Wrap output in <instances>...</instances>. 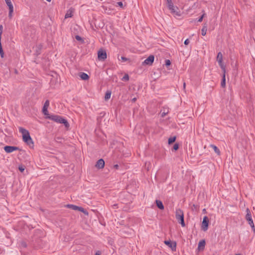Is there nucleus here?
Returning <instances> with one entry per match:
<instances>
[{
  "label": "nucleus",
  "mask_w": 255,
  "mask_h": 255,
  "mask_svg": "<svg viewBox=\"0 0 255 255\" xmlns=\"http://www.w3.org/2000/svg\"><path fill=\"white\" fill-rule=\"evenodd\" d=\"M240 255V254H237V255Z\"/></svg>",
  "instance_id": "43"
},
{
  "label": "nucleus",
  "mask_w": 255,
  "mask_h": 255,
  "mask_svg": "<svg viewBox=\"0 0 255 255\" xmlns=\"http://www.w3.org/2000/svg\"><path fill=\"white\" fill-rule=\"evenodd\" d=\"M98 57L100 60H105L107 58L106 52L104 50L100 49L98 52Z\"/></svg>",
  "instance_id": "8"
},
{
  "label": "nucleus",
  "mask_w": 255,
  "mask_h": 255,
  "mask_svg": "<svg viewBox=\"0 0 255 255\" xmlns=\"http://www.w3.org/2000/svg\"><path fill=\"white\" fill-rule=\"evenodd\" d=\"M80 77L81 78V79L84 80H88L89 78L88 74L84 72H82L80 74Z\"/></svg>",
  "instance_id": "18"
},
{
  "label": "nucleus",
  "mask_w": 255,
  "mask_h": 255,
  "mask_svg": "<svg viewBox=\"0 0 255 255\" xmlns=\"http://www.w3.org/2000/svg\"><path fill=\"white\" fill-rule=\"evenodd\" d=\"M5 1L9 8V14H8L9 16L10 17H11L12 16V13L13 11V5H12L10 0H5Z\"/></svg>",
  "instance_id": "11"
},
{
  "label": "nucleus",
  "mask_w": 255,
  "mask_h": 255,
  "mask_svg": "<svg viewBox=\"0 0 255 255\" xmlns=\"http://www.w3.org/2000/svg\"><path fill=\"white\" fill-rule=\"evenodd\" d=\"M154 56L150 55L145 60H144L142 62V65H151L154 61Z\"/></svg>",
  "instance_id": "7"
},
{
  "label": "nucleus",
  "mask_w": 255,
  "mask_h": 255,
  "mask_svg": "<svg viewBox=\"0 0 255 255\" xmlns=\"http://www.w3.org/2000/svg\"><path fill=\"white\" fill-rule=\"evenodd\" d=\"M167 5L171 13L174 16H180L181 15V11L177 6L174 5L172 0H167Z\"/></svg>",
  "instance_id": "2"
},
{
  "label": "nucleus",
  "mask_w": 255,
  "mask_h": 255,
  "mask_svg": "<svg viewBox=\"0 0 255 255\" xmlns=\"http://www.w3.org/2000/svg\"><path fill=\"white\" fill-rule=\"evenodd\" d=\"M121 60H122L123 62H126V61H127L128 60V59L127 58L125 57H121Z\"/></svg>",
  "instance_id": "30"
},
{
  "label": "nucleus",
  "mask_w": 255,
  "mask_h": 255,
  "mask_svg": "<svg viewBox=\"0 0 255 255\" xmlns=\"http://www.w3.org/2000/svg\"><path fill=\"white\" fill-rule=\"evenodd\" d=\"M111 92L110 91H107L105 94V99L106 100L109 99L111 97Z\"/></svg>",
  "instance_id": "26"
},
{
  "label": "nucleus",
  "mask_w": 255,
  "mask_h": 255,
  "mask_svg": "<svg viewBox=\"0 0 255 255\" xmlns=\"http://www.w3.org/2000/svg\"><path fill=\"white\" fill-rule=\"evenodd\" d=\"M204 29H202V32H204Z\"/></svg>",
  "instance_id": "42"
},
{
  "label": "nucleus",
  "mask_w": 255,
  "mask_h": 255,
  "mask_svg": "<svg viewBox=\"0 0 255 255\" xmlns=\"http://www.w3.org/2000/svg\"><path fill=\"white\" fill-rule=\"evenodd\" d=\"M185 86H186L185 83H184V84H183V88H184V89L185 88Z\"/></svg>",
  "instance_id": "38"
},
{
  "label": "nucleus",
  "mask_w": 255,
  "mask_h": 255,
  "mask_svg": "<svg viewBox=\"0 0 255 255\" xmlns=\"http://www.w3.org/2000/svg\"><path fill=\"white\" fill-rule=\"evenodd\" d=\"M67 206L73 210H78L81 212H84V209L83 208L77 206L76 205L68 204L67 205Z\"/></svg>",
  "instance_id": "15"
},
{
  "label": "nucleus",
  "mask_w": 255,
  "mask_h": 255,
  "mask_svg": "<svg viewBox=\"0 0 255 255\" xmlns=\"http://www.w3.org/2000/svg\"><path fill=\"white\" fill-rule=\"evenodd\" d=\"M164 243L170 247L172 251L176 250V243L175 242H171L170 241H165Z\"/></svg>",
  "instance_id": "14"
},
{
  "label": "nucleus",
  "mask_w": 255,
  "mask_h": 255,
  "mask_svg": "<svg viewBox=\"0 0 255 255\" xmlns=\"http://www.w3.org/2000/svg\"><path fill=\"white\" fill-rule=\"evenodd\" d=\"M176 219L181 224V226L184 227L185 224L184 221V213L182 210L180 209H176L175 213Z\"/></svg>",
  "instance_id": "4"
},
{
  "label": "nucleus",
  "mask_w": 255,
  "mask_h": 255,
  "mask_svg": "<svg viewBox=\"0 0 255 255\" xmlns=\"http://www.w3.org/2000/svg\"><path fill=\"white\" fill-rule=\"evenodd\" d=\"M189 43V40L188 39H187L184 41V44L185 45H188Z\"/></svg>",
  "instance_id": "33"
},
{
  "label": "nucleus",
  "mask_w": 255,
  "mask_h": 255,
  "mask_svg": "<svg viewBox=\"0 0 255 255\" xmlns=\"http://www.w3.org/2000/svg\"><path fill=\"white\" fill-rule=\"evenodd\" d=\"M209 225V219L207 216H205L203 218L202 223V229L203 231H206L208 229Z\"/></svg>",
  "instance_id": "9"
},
{
  "label": "nucleus",
  "mask_w": 255,
  "mask_h": 255,
  "mask_svg": "<svg viewBox=\"0 0 255 255\" xmlns=\"http://www.w3.org/2000/svg\"><path fill=\"white\" fill-rule=\"evenodd\" d=\"M246 213L247 214L246 215V219L247 221H248V223L250 225L251 227L253 229L254 231H255V225L252 218L251 213L249 209L247 208L246 209Z\"/></svg>",
  "instance_id": "5"
},
{
  "label": "nucleus",
  "mask_w": 255,
  "mask_h": 255,
  "mask_svg": "<svg viewBox=\"0 0 255 255\" xmlns=\"http://www.w3.org/2000/svg\"><path fill=\"white\" fill-rule=\"evenodd\" d=\"M1 33H0V55L1 57L3 58L4 57V52L3 51L2 48L1 46Z\"/></svg>",
  "instance_id": "22"
},
{
  "label": "nucleus",
  "mask_w": 255,
  "mask_h": 255,
  "mask_svg": "<svg viewBox=\"0 0 255 255\" xmlns=\"http://www.w3.org/2000/svg\"><path fill=\"white\" fill-rule=\"evenodd\" d=\"M203 16L204 15H202L198 19V21L199 22H201L202 21V19H203Z\"/></svg>",
  "instance_id": "35"
},
{
  "label": "nucleus",
  "mask_w": 255,
  "mask_h": 255,
  "mask_svg": "<svg viewBox=\"0 0 255 255\" xmlns=\"http://www.w3.org/2000/svg\"><path fill=\"white\" fill-rule=\"evenodd\" d=\"M217 60L222 69L223 72H225L226 67L225 66L223 63V55L221 52L218 53L217 56Z\"/></svg>",
  "instance_id": "6"
},
{
  "label": "nucleus",
  "mask_w": 255,
  "mask_h": 255,
  "mask_svg": "<svg viewBox=\"0 0 255 255\" xmlns=\"http://www.w3.org/2000/svg\"><path fill=\"white\" fill-rule=\"evenodd\" d=\"M115 168H116L117 169L118 167V165H117V164L115 165Z\"/></svg>",
  "instance_id": "40"
},
{
  "label": "nucleus",
  "mask_w": 255,
  "mask_h": 255,
  "mask_svg": "<svg viewBox=\"0 0 255 255\" xmlns=\"http://www.w3.org/2000/svg\"><path fill=\"white\" fill-rule=\"evenodd\" d=\"M206 33H202V35L203 36H205L206 35Z\"/></svg>",
  "instance_id": "39"
},
{
  "label": "nucleus",
  "mask_w": 255,
  "mask_h": 255,
  "mask_svg": "<svg viewBox=\"0 0 255 255\" xmlns=\"http://www.w3.org/2000/svg\"><path fill=\"white\" fill-rule=\"evenodd\" d=\"M18 169L21 172L24 170V167L22 166H19Z\"/></svg>",
  "instance_id": "32"
},
{
  "label": "nucleus",
  "mask_w": 255,
  "mask_h": 255,
  "mask_svg": "<svg viewBox=\"0 0 255 255\" xmlns=\"http://www.w3.org/2000/svg\"><path fill=\"white\" fill-rule=\"evenodd\" d=\"M46 118L51 120L56 123L63 124L66 128L69 127V124L66 120L58 115H50Z\"/></svg>",
  "instance_id": "3"
},
{
  "label": "nucleus",
  "mask_w": 255,
  "mask_h": 255,
  "mask_svg": "<svg viewBox=\"0 0 255 255\" xmlns=\"http://www.w3.org/2000/svg\"><path fill=\"white\" fill-rule=\"evenodd\" d=\"M95 255H100V254L98 253H96V254H95Z\"/></svg>",
  "instance_id": "41"
},
{
  "label": "nucleus",
  "mask_w": 255,
  "mask_h": 255,
  "mask_svg": "<svg viewBox=\"0 0 255 255\" xmlns=\"http://www.w3.org/2000/svg\"><path fill=\"white\" fill-rule=\"evenodd\" d=\"M205 246V242L204 240H201L199 242L198 244V248L199 249H203Z\"/></svg>",
  "instance_id": "20"
},
{
  "label": "nucleus",
  "mask_w": 255,
  "mask_h": 255,
  "mask_svg": "<svg viewBox=\"0 0 255 255\" xmlns=\"http://www.w3.org/2000/svg\"><path fill=\"white\" fill-rule=\"evenodd\" d=\"M123 80L128 81L129 80V76L128 75L126 74L122 78Z\"/></svg>",
  "instance_id": "28"
},
{
  "label": "nucleus",
  "mask_w": 255,
  "mask_h": 255,
  "mask_svg": "<svg viewBox=\"0 0 255 255\" xmlns=\"http://www.w3.org/2000/svg\"><path fill=\"white\" fill-rule=\"evenodd\" d=\"M115 5L116 6H120V7L123 8L124 7V6H125V5L124 4V3H123L122 1H119V2H116V3L115 4Z\"/></svg>",
  "instance_id": "25"
},
{
  "label": "nucleus",
  "mask_w": 255,
  "mask_h": 255,
  "mask_svg": "<svg viewBox=\"0 0 255 255\" xmlns=\"http://www.w3.org/2000/svg\"><path fill=\"white\" fill-rule=\"evenodd\" d=\"M223 72V76H222V82H221V86L223 88H225L226 87V76H225V73H226V71L224 72Z\"/></svg>",
  "instance_id": "17"
},
{
  "label": "nucleus",
  "mask_w": 255,
  "mask_h": 255,
  "mask_svg": "<svg viewBox=\"0 0 255 255\" xmlns=\"http://www.w3.org/2000/svg\"><path fill=\"white\" fill-rule=\"evenodd\" d=\"M104 165L105 161L102 159L98 160L96 164V166L99 169L103 168L104 167Z\"/></svg>",
  "instance_id": "16"
},
{
  "label": "nucleus",
  "mask_w": 255,
  "mask_h": 255,
  "mask_svg": "<svg viewBox=\"0 0 255 255\" xmlns=\"http://www.w3.org/2000/svg\"><path fill=\"white\" fill-rule=\"evenodd\" d=\"M179 148V145H178V144L177 143H175L174 145H173V149L175 150H176L178 149Z\"/></svg>",
  "instance_id": "29"
},
{
  "label": "nucleus",
  "mask_w": 255,
  "mask_h": 255,
  "mask_svg": "<svg viewBox=\"0 0 255 255\" xmlns=\"http://www.w3.org/2000/svg\"><path fill=\"white\" fill-rule=\"evenodd\" d=\"M156 204L158 208L160 209L163 210L164 209V206L161 201L156 200Z\"/></svg>",
  "instance_id": "19"
},
{
  "label": "nucleus",
  "mask_w": 255,
  "mask_h": 255,
  "mask_svg": "<svg viewBox=\"0 0 255 255\" xmlns=\"http://www.w3.org/2000/svg\"><path fill=\"white\" fill-rule=\"evenodd\" d=\"M171 64L170 61L169 60H166L165 61V65L166 66H169Z\"/></svg>",
  "instance_id": "31"
},
{
  "label": "nucleus",
  "mask_w": 255,
  "mask_h": 255,
  "mask_svg": "<svg viewBox=\"0 0 255 255\" xmlns=\"http://www.w3.org/2000/svg\"><path fill=\"white\" fill-rule=\"evenodd\" d=\"M167 113V112H165V111L161 113V116L162 117H164L166 115Z\"/></svg>",
  "instance_id": "34"
},
{
  "label": "nucleus",
  "mask_w": 255,
  "mask_h": 255,
  "mask_svg": "<svg viewBox=\"0 0 255 255\" xmlns=\"http://www.w3.org/2000/svg\"><path fill=\"white\" fill-rule=\"evenodd\" d=\"M5 151L7 153H11L14 151L18 150V147L13 146H5L4 147Z\"/></svg>",
  "instance_id": "12"
},
{
  "label": "nucleus",
  "mask_w": 255,
  "mask_h": 255,
  "mask_svg": "<svg viewBox=\"0 0 255 255\" xmlns=\"http://www.w3.org/2000/svg\"><path fill=\"white\" fill-rule=\"evenodd\" d=\"M175 139H176V137L175 136L170 137L168 139V143L169 144L172 143L173 142H174L175 141Z\"/></svg>",
  "instance_id": "27"
},
{
  "label": "nucleus",
  "mask_w": 255,
  "mask_h": 255,
  "mask_svg": "<svg viewBox=\"0 0 255 255\" xmlns=\"http://www.w3.org/2000/svg\"><path fill=\"white\" fill-rule=\"evenodd\" d=\"M19 131L22 134L23 141L26 143L29 146H33V142L31 138L28 131L23 128H19Z\"/></svg>",
  "instance_id": "1"
},
{
  "label": "nucleus",
  "mask_w": 255,
  "mask_h": 255,
  "mask_svg": "<svg viewBox=\"0 0 255 255\" xmlns=\"http://www.w3.org/2000/svg\"><path fill=\"white\" fill-rule=\"evenodd\" d=\"M211 147L213 148L214 151L218 154L219 155L220 154V151L219 149L215 145L211 144Z\"/></svg>",
  "instance_id": "23"
},
{
  "label": "nucleus",
  "mask_w": 255,
  "mask_h": 255,
  "mask_svg": "<svg viewBox=\"0 0 255 255\" xmlns=\"http://www.w3.org/2000/svg\"><path fill=\"white\" fill-rule=\"evenodd\" d=\"M136 100V98H134L132 99V101L134 102Z\"/></svg>",
  "instance_id": "37"
},
{
  "label": "nucleus",
  "mask_w": 255,
  "mask_h": 255,
  "mask_svg": "<svg viewBox=\"0 0 255 255\" xmlns=\"http://www.w3.org/2000/svg\"><path fill=\"white\" fill-rule=\"evenodd\" d=\"M42 45L41 44H38L33 47L32 50L34 52L35 54L38 55L40 53Z\"/></svg>",
  "instance_id": "13"
},
{
  "label": "nucleus",
  "mask_w": 255,
  "mask_h": 255,
  "mask_svg": "<svg viewBox=\"0 0 255 255\" xmlns=\"http://www.w3.org/2000/svg\"><path fill=\"white\" fill-rule=\"evenodd\" d=\"M49 106V102L48 100H46L42 108V112L45 116H46V117H48V116H50L47 110Z\"/></svg>",
  "instance_id": "10"
},
{
  "label": "nucleus",
  "mask_w": 255,
  "mask_h": 255,
  "mask_svg": "<svg viewBox=\"0 0 255 255\" xmlns=\"http://www.w3.org/2000/svg\"><path fill=\"white\" fill-rule=\"evenodd\" d=\"M3 31V26L2 25H0V32H2Z\"/></svg>",
  "instance_id": "36"
},
{
  "label": "nucleus",
  "mask_w": 255,
  "mask_h": 255,
  "mask_svg": "<svg viewBox=\"0 0 255 255\" xmlns=\"http://www.w3.org/2000/svg\"><path fill=\"white\" fill-rule=\"evenodd\" d=\"M75 38L77 40L79 41L81 43H84V39L81 36L79 35H76L75 36Z\"/></svg>",
  "instance_id": "24"
},
{
  "label": "nucleus",
  "mask_w": 255,
  "mask_h": 255,
  "mask_svg": "<svg viewBox=\"0 0 255 255\" xmlns=\"http://www.w3.org/2000/svg\"><path fill=\"white\" fill-rule=\"evenodd\" d=\"M73 15V10H71V9H69L65 15V18H69V17H71Z\"/></svg>",
  "instance_id": "21"
}]
</instances>
